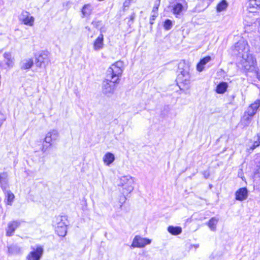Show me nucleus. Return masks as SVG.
Here are the masks:
<instances>
[{
    "label": "nucleus",
    "instance_id": "nucleus-40",
    "mask_svg": "<svg viewBox=\"0 0 260 260\" xmlns=\"http://www.w3.org/2000/svg\"><path fill=\"white\" fill-rule=\"evenodd\" d=\"M158 10V8H156V7H153V10L152 11V13H153V14L158 13H157Z\"/></svg>",
    "mask_w": 260,
    "mask_h": 260
},
{
    "label": "nucleus",
    "instance_id": "nucleus-32",
    "mask_svg": "<svg viewBox=\"0 0 260 260\" xmlns=\"http://www.w3.org/2000/svg\"><path fill=\"white\" fill-rule=\"evenodd\" d=\"M56 232L59 236L64 237L66 235L67 232V226H62V228H55Z\"/></svg>",
    "mask_w": 260,
    "mask_h": 260
},
{
    "label": "nucleus",
    "instance_id": "nucleus-4",
    "mask_svg": "<svg viewBox=\"0 0 260 260\" xmlns=\"http://www.w3.org/2000/svg\"><path fill=\"white\" fill-rule=\"evenodd\" d=\"M134 180L129 176L122 177L120 179L119 186H123V193H129L134 190Z\"/></svg>",
    "mask_w": 260,
    "mask_h": 260
},
{
    "label": "nucleus",
    "instance_id": "nucleus-10",
    "mask_svg": "<svg viewBox=\"0 0 260 260\" xmlns=\"http://www.w3.org/2000/svg\"><path fill=\"white\" fill-rule=\"evenodd\" d=\"M49 59L48 55L45 53H41L36 57V66L40 68H45L48 64Z\"/></svg>",
    "mask_w": 260,
    "mask_h": 260
},
{
    "label": "nucleus",
    "instance_id": "nucleus-41",
    "mask_svg": "<svg viewBox=\"0 0 260 260\" xmlns=\"http://www.w3.org/2000/svg\"><path fill=\"white\" fill-rule=\"evenodd\" d=\"M135 17H136V14L135 13H133V14H131V15L130 16V20L131 21H133L134 19L135 18Z\"/></svg>",
    "mask_w": 260,
    "mask_h": 260
},
{
    "label": "nucleus",
    "instance_id": "nucleus-27",
    "mask_svg": "<svg viewBox=\"0 0 260 260\" xmlns=\"http://www.w3.org/2000/svg\"><path fill=\"white\" fill-rule=\"evenodd\" d=\"M228 6V4L225 0L221 1L216 6V10L218 12H220L225 10Z\"/></svg>",
    "mask_w": 260,
    "mask_h": 260
},
{
    "label": "nucleus",
    "instance_id": "nucleus-33",
    "mask_svg": "<svg viewBox=\"0 0 260 260\" xmlns=\"http://www.w3.org/2000/svg\"><path fill=\"white\" fill-rule=\"evenodd\" d=\"M164 27L166 30H170L172 27V22L170 19H167L165 20Z\"/></svg>",
    "mask_w": 260,
    "mask_h": 260
},
{
    "label": "nucleus",
    "instance_id": "nucleus-18",
    "mask_svg": "<svg viewBox=\"0 0 260 260\" xmlns=\"http://www.w3.org/2000/svg\"><path fill=\"white\" fill-rule=\"evenodd\" d=\"M7 177L6 173L0 174V186L3 190H6L8 186Z\"/></svg>",
    "mask_w": 260,
    "mask_h": 260
},
{
    "label": "nucleus",
    "instance_id": "nucleus-8",
    "mask_svg": "<svg viewBox=\"0 0 260 260\" xmlns=\"http://www.w3.org/2000/svg\"><path fill=\"white\" fill-rule=\"evenodd\" d=\"M59 137V134L56 129H51L48 132L44 138V142L49 144L51 146L52 144L57 141Z\"/></svg>",
    "mask_w": 260,
    "mask_h": 260
},
{
    "label": "nucleus",
    "instance_id": "nucleus-37",
    "mask_svg": "<svg viewBox=\"0 0 260 260\" xmlns=\"http://www.w3.org/2000/svg\"><path fill=\"white\" fill-rule=\"evenodd\" d=\"M126 200V198L124 196H122L120 199V202L121 203V204H122L125 202ZM120 206H121L122 205H121Z\"/></svg>",
    "mask_w": 260,
    "mask_h": 260
},
{
    "label": "nucleus",
    "instance_id": "nucleus-30",
    "mask_svg": "<svg viewBox=\"0 0 260 260\" xmlns=\"http://www.w3.org/2000/svg\"><path fill=\"white\" fill-rule=\"evenodd\" d=\"M6 197L7 204L11 205L15 197L14 194L11 191L8 190L6 192Z\"/></svg>",
    "mask_w": 260,
    "mask_h": 260
},
{
    "label": "nucleus",
    "instance_id": "nucleus-39",
    "mask_svg": "<svg viewBox=\"0 0 260 260\" xmlns=\"http://www.w3.org/2000/svg\"><path fill=\"white\" fill-rule=\"evenodd\" d=\"M160 0H157L155 2V4H154V7H156V8H158L159 7V5H160Z\"/></svg>",
    "mask_w": 260,
    "mask_h": 260
},
{
    "label": "nucleus",
    "instance_id": "nucleus-16",
    "mask_svg": "<svg viewBox=\"0 0 260 260\" xmlns=\"http://www.w3.org/2000/svg\"><path fill=\"white\" fill-rule=\"evenodd\" d=\"M34 64V61L31 58H27L22 60L20 63V67L21 70L29 69Z\"/></svg>",
    "mask_w": 260,
    "mask_h": 260
},
{
    "label": "nucleus",
    "instance_id": "nucleus-12",
    "mask_svg": "<svg viewBox=\"0 0 260 260\" xmlns=\"http://www.w3.org/2000/svg\"><path fill=\"white\" fill-rule=\"evenodd\" d=\"M260 106V100H257L253 103L251 104L245 111L246 114H249V115L253 117L256 113L259 107Z\"/></svg>",
    "mask_w": 260,
    "mask_h": 260
},
{
    "label": "nucleus",
    "instance_id": "nucleus-13",
    "mask_svg": "<svg viewBox=\"0 0 260 260\" xmlns=\"http://www.w3.org/2000/svg\"><path fill=\"white\" fill-rule=\"evenodd\" d=\"M236 199L238 201H243L248 197V191L246 188L243 187L239 189L235 193Z\"/></svg>",
    "mask_w": 260,
    "mask_h": 260
},
{
    "label": "nucleus",
    "instance_id": "nucleus-36",
    "mask_svg": "<svg viewBox=\"0 0 260 260\" xmlns=\"http://www.w3.org/2000/svg\"><path fill=\"white\" fill-rule=\"evenodd\" d=\"M255 175L260 174V163L256 166V168L255 171Z\"/></svg>",
    "mask_w": 260,
    "mask_h": 260
},
{
    "label": "nucleus",
    "instance_id": "nucleus-3",
    "mask_svg": "<svg viewBox=\"0 0 260 260\" xmlns=\"http://www.w3.org/2000/svg\"><path fill=\"white\" fill-rule=\"evenodd\" d=\"M238 66L246 71L252 72L257 74L258 68L257 66L256 61L253 55L250 53L243 54L241 56L240 60L238 62Z\"/></svg>",
    "mask_w": 260,
    "mask_h": 260
},
{
    "label": "nucleus",
    "instance_id": "nucleus-31",
    "mask_svg": "<svg viewBox=\"0 0 260 260\" xmlns=\"http://www.w3.org/2000/svg\"><path fill=\"white\" fill-rule=\"evenodd\" d=\"M63 218L65 219L64 217L59 216L56 218V228H62V226H67L64 222H63Z\"/></svg>",
    "mask_w": 260,
    "mask_h": 260
},
{
    "label": "nucleus",
    "instance_id": "nucleus-20",
    "mask_svg": "<svg viewBox=\"0 0 260 260\" xmlns=\"http://www.w3.org/2000/svg\"><path fill=\"white\" fill-rule=\"evenodd\" d=\"M115 160V156L113 154L110 152L106 153L103 157V161L107 166H109Z\"/></svg>",
    "mask_w": 260,
    "mask_h": 260
},
{
    "label": "nucleus",
    "instance_id": "nucleus-17",
    "mask_svg": "<svg viewBox=\"0 0 260 260\" xmlns=\"http://www.w3.org/2000/svg\"><path fill=\"white\" fill-rule=\"evenodd\" d=\"M253 117L249 115V114L244 113L241 119V124L243 126H248L250 124Z\"/></svg>",
    "mask_w": 260,
    "mask_h": 260
},
{
    "label": "nucleus",
    "instance_id": "nucleus-29",
    "mask_svg": "<svg viewBox=\"0 0 260 260\" xmlns=\"http://www.w3.org/2000/svg\"><path fill=\"white\" fill-rule=\"evenodd\" d=\"M252 0H250L249 5L248 6L247 10L250 12V13H256L257 10L259 9L260 10V5H257L256 4L255 5H251V1Z\"/></svg>",
    "mask_w": 260,
    "mask_h": 260
},
{
    "label": "nucleus",
    "instance_id": "nucleus-14",
    "mask_svg": "<svg viewBox=\"0 0 260 260\" xmlns=\"http://www.w3.org/2000/svg\"><path fill=\"white\" fill-rule=\"evenodd\" d=\"M93 10V7L91 5L89 4L84 5L81 10L82 14V17L83 18L89 16L92 13Z\"/></svg>",
    "mask_w": 260,
    "mask_h": 260
},
{
    "label": "nucleus",
    "instance_id": "nucleus-26",
    "mask_svg": "<svg viewBox=\"0 0 260 260\" xmlns=\"http://www.w3.org/2000/svg\"><path fill=\"white\" fill-rule=\"evenodd\" d=\"M218 221V219L215 217L211 218L207 224L211 231H214L216 230V224Z\"/></svg>",
    "mask_w": 260,
    "mask_h": 260
},
{
    "label": "nucleus",
    "instance_id": "nucleus-19",
    "mask_svg": "<svg viewBox=\"0 0 260 260\" xmlns=\"http://www.w3.org/2000/svg\"><path fill=\"white\" fill-rule=\"evenodd\" d=\"M3 56L4 58L7 60L6 64L9 68H12L14 66V58L12 57V54L10 52H5Z\"/></svg>",
    "mask_w": 260,
    "mask_h": 260
},
{
    "label": "nucleus",
    "instance_id": "nucleus-9",
    "mask_svg": "<svg viewBox=\"0 0 260 260\" xmlns=\"http://www.w3.org/2000/svg\"><path fill=\"white\" fill-rule=\"evenodd\" d=\"M33 250L27 257V260H40L43 253V248L41 246H38L35 249L32 248Z\"/></svg>",
    "mask_w": 260,
    "mask_h": 260
},
{
    "label": "nucleus",
    "instance_id": "nucleus-2",
    "mask_svg": "<svg viewBox=\"0 0 260 260\" xmlns=\"http://www.w3.org/2000/svg\"><path fill=\"white\" fill-rule=\"evenodd\" d=\"M178 69L177 84L181 90L187 89L189 88L190 83V64L188 61L182 60L178 63Z\"/></svg>",
    "mask_w": 260,
    "mask_h": 260
},
{
    "label": "nucleus",
    "instance_id": "nucleus-23",
    "mask_svg": "<svg viewBox=\"0 0 260 260\" xmlns=\"http://www.w3.org/2000/svg\"><path fill=\"white\" fill-rule=\"evenodd\" d=\"M8 253L12 255L19 254L21 252V248L17 245H12L8 247Z\"/></svg>",
    "mask_w": 260,
    "mask_h": 260
},
{
    "label": "nucleus",
    "instance_id": "nucleus-11",
    "mask_svg": "<svg viewBox=\"0 0 260 260\" xmlns=\"http://www.w3.org/2000/svg\"><path fill=\"white\" fill-rule=\"evenodd\" d=\"M20 225V221L14 220L10 221L8 224L6 229V235L7 236H12L16 229Z\"/></svg>",
    "mask_w": 260,
    "mask_h": 260
},
{
    "label": "nucleus",
    "instance_id": "nucleus-15",
    "mask_svg": "<svg viewBox=\"0 0 260 260\" xmlns=\"http://www.w3.org/2000/svg\"><path fill=\"white\" fill-rule=\"evenodd\" d=\"M211 60V57L210 56H207L201 59L200 62L197 65V70L199 72L203 71L204 69V66L209 62Z\"/></svg>",
    "mask_w": 260,
    "mask_h": 260
},
{
    "label": "nucleus",
    "instance_id": "nucleus-42",
    "mask_svg": "<svg viewBox=\"0 0 260 260\" xmlns=\"http://www.w3.org/2000/svg\"><path fill=\"white\" fill-rule=\"evenodd\" d=\"M47 148L45 147V146L44 145H43L42 146V147L41 148V151L43 152H45L47 150Z\"/></svg>",
    "mask_w": 260,
    "mask_h": 260
},
{
    "label": "nucleus",
    "instance_id": "nucleus-38",
    "mask_svg": "<svg viewBox=\"0 0 260 260\" xmlns=\"http://www.w3.org/2000/svg\"><path fill=\"white\" fill-rule=\"evenodd\" d=\"M251 5H260V0H252L251 1Z\"/></svg>",
    "mask_w": 260,
    "mask_h": 260
},
{
    "label": "nucleus",
    "instance_id": "nucleus-25",
    "mask_svg": "<svg viewBox=\"0 0 260 260\" xmlns=\"http://www.w3.org/2000/svg\"><path fill=\"white\" fill-rule=\"evenodd\" d=\"M168 232L173 235H178L181 233L182 229L179 226H169L168 228Z\"/></svg>",
    "mask_w": 260,
    "mask_h": 260
},
{
    "label": "nucleus",
    "instance_id": "nucleus-22",
    "mask_svg": "<svg viewBox=\"0 0 260 260\" xmlns=\"http://www.w3.org/2000/svg\"><path fill=\"white\" fill-rule=\"evenodd\" d=\"M260 146V134H258L256 137L254 138V141L253 144L247 148V151L250 153L257 147Z\"/></svg>",
    "mask_w": 260,
    "mask_h": 260
},
{
    "label": "nucleus",
    "instance_id": "nucleus-7",
    "mask_svg": "<svg viewBox=\"0 0 260 260\" xmlns=\"http://www.w3.org/2000/svg\"><path fill=\"white\" fill-rule=\"evenodd\" d=\"M151 240L142 238L139 236H136L133 239V243L131 246L133 248H142L151 243Z\"/></svg>",
    "mask_w": 260,
    "mask_h": 260
},
{
    "label": "nucleus",
    "instance_id": "nucleus-6",
    "mask_svg": "<svg viewBox=\"0 0 260 260\" xmlns=\"http://www.w3.org/2000/svg\"><path fill=\"white\" fill-rule=\"evenodd\" d=\"M19 21L24 25L33 26L35 22V18L26 11H22L19 16Z\"/></svg>",
    "mask_w": 260,
    "mask_h": 260
},
{
    "label": "nucleus",
    "instance_id": "nucleus-1",
    "mask_svg": "<svg viewBox=\"0 0 260 260\" xmlns=\"http://www.w3.org/2000/svg\"><path fill=\"white\" fill-rule=\"evenodd\" d=\"M123 62L118 61L112 64L107 71V79L103 82L102 92L107 96L113 94L116 84L119 82V78L123 72Z\"/></svg>",
    "mask_w": 260,
    "mask_h": 260
},
{
    "label": "nucleus",
    "instance_id": "nucleus-35",
    "mask_svg": "<svg viewBox=\"0 0 260 260\" xmlns=\"http://www.w3.org/2000/svg\"><path fill=\"white\" fill-rule=\"evenodd\" d=\"M203 175L205 179H207L210 176V173L208 171H205L203 172Z\"/></svg>",
    "mask_w": 260,
    "mask_h": 260
},
{
    "label": "nucleus",
    "instance_id": "nucleus-21",
    "mask_svg": "<svg viewBox=\"0 0 260 260\" xmlns=\"http://www.w3.org/2000/svg\"><path fill=\"white\" fill-rule=\"evenodd\" d=\"M103 35L101 34L94 43V49L99 50L103 47Z\"/></svg>",
    "mask_w": 260,
    "mask_h": 260
},
{
    "label": "nucleus",
    "instance_id": "nucleus-24",
    "mask_svg": "<svg viewBox=\"0 0 260 260\" xmlns=\"http://www.w3.org/2000/svg\"><path fill=\"white\" fill-rule=\"evenodd\" d=\"M228 87V84L226 82H222L220 83L216 87V91L218 93H224Z\"/></svg>",
    "mask_w": 260,
    "mask_h": 260
},
{
    "label": "nucleus",
    "instance_id": "nucleus-28",
    "mask_svg": "<svg viewBox=\"0 0 260 260\" xmlns=\"http://www.w3.org/2000/svg\"><path fill=\"white\" fill-rule=\"evenodd\" d=\"M183 7L180 3H177L174 5L173 8V13L174 14L179 15L183 11Z\"/></svg>",
    "mask_w": 260,
    "mask_h": 260
},
{
    "label": "nucleus",
    "instance_id": "nucleus-5",
    "mask_svg": "<svg viewBox=\"0 0 260 260\" xmlns=\"http://www.w3.org/2000/svg\"><path fill=\"white\" fill-rule=\"evenodd\" d=\"M248 48L247 43L244 41H239L237 42L233 49L234 53L241 58L243 54H248Z\"/></svg>",
    "mask_w": 260,
    "mask_h": 260
},
{
    "label": "nucleus",
    "instance_id": "nucleus-34",
    "mask_svg": "<svg viewBox=\"0 0 260 260\" xmlns=\"http://www.w3.org/2000/svg\"><path fill=\"white\" fill-rule=\"evenodd\" d=\"M158 13L156 14H152L151 16L150 19V23L151 24H153L154 23V20L157 17Z\"/></svg>",
    "mask_w": 260,
    "mask_h": 260
},
{
    "label": "nucleus",
    "instance_id": "nucleus-43",
    "mask_svg": "<svg viewBox=\"0 0 260 260\" xmlns=\"http://www.w3.org/2000/svg\"><path fill=\"white\" fill-rule=\"evenodd\" d=\"M128 1H129V2H131V1H132L133 0H128Z\"/></svg>",
    "mask_w": 260,
    "mask_h": 260
}]
</instances>
